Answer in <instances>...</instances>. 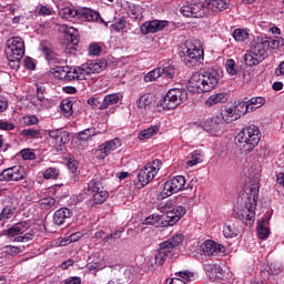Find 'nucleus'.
<instances>
[{"label":"nucleus","mask_w":284,"mask_h":284,"mask_svg":"<svg viewBox=\"0 0 284 284\" xmlns=\"http://www.w3.org/2000/svg\"><path fill=\"white\" fill-rule=\"evenodd\" d=\"M159 210H163L165 214L149 215L145 219V225H156V223H161L162 221L164 227H172L173 225H176V223H179L187 212V210L181 205L172 207V200H166L165 202L160 203Z\"/></svg>","instance_id":"1"},{"label":"nucleus","mask_w":284,"mask_h":284,"mask_svg":"<svg viewBox=\"0 0 284 284\" xmlns=\"http://www.w3.org/2000/svg\"><path fill=\"white\" fill-rule=\"evenodd\" d=\"M221 81V73L214 68L194 73L186 85L189 92H212Z\"/></svg>","instance_id":"2"},{"label":"nucleus","mask_w":284,"mask_h":284,"mask_svg":"<svg viewBox=\"0 0 284 284\" xmlns=\"http://www.w3.org/2000/svg\"><path fill=\"white\" fill-rule=\"evenodd\" d=\"M261 143V129L251 124L244 126L235 136V145L241 154H250Z\"/></svg>","instance_id":"3"},{"label":"nucleus","mask_w":284,"mask_h":284,"mask_svg":"<svg viewBox=\"0 0 284 284\" xmlns=\"http://www.w3.org/2000/svg\"><path fill=\"white\" fill-rule=\"evenodd\" d=\"M260 189L261 186H258V184L250 185V195L246 197L242 209H240L235 214V217L242 221L244 225H254V221L256 220V205L258 202Z\"/></svg>","instance_id":"4"},{"label":"nucleus","mask_w":284,"mask_h":284,"mask_svg":"<svg viewBox=\"0 0 284 284\" xmlns=\"http://www.w3.org/2000/svg\"><path fill=\"white\" fill-rule=\"evenodd\" d=\"M267 50H271L266 38L257 37L250 44V50L244 54V63L248 68L261 65L267 59Z\"/></svg>","instance_id":"5"},{"label":"nucleus","mask_w":284,"mask_h":284,"mask_svg":"<svg viewBox=\"0 0 284 284\" xmlns=\"http://www.w3.org/2000/svg\"><path fill=\"white\" fill-rule=\"evenodd\" d=\"M105 68H108V62L103 60L91 62L74 69L69 67L64 81H85L90 74H100Z\"/></svg>","instance_id":"6"},{"label":"nucleus","mask_w":284,"mask_h":284,"mask_svg":"<svg viewBox=\"0 0 284 284\" xmlns=\"http://www.w3.org/2000/svg\"><path fill=\"white\" fill-rule=\"evenodd\" d=\"M185 240V235L175 234L171 239L162 242L159 248L155 251L154 263L159 267L161 265H165V261L170 258V256H174L176 248L183 241Z\"/></svg>","instance_id":"7"},{"label":"nucleus","mask_w":284,"mask_h":284,"mask_svg":"<svg viewBox=\"0 0 284 284\" xmlns=\"http://www.w3.org/2000/svg\"><path fill=\"white\" fill-rule=\"evenodd\" d=\"M4 54L9 61L11 70H19L21 59H23V54H26V42L19 37L9 39L7 41Z\"/></svg>","instance_id":"8"},{"label":"nucleus","mask_w":284,"mask_h":284,"mask_svg":"<svg viewBox=\"0 0 284 284\" xmlns=\"http://www.w3.org/2000/svg\"><path fill=\"white\" fill-rule=\"evenodd\" d=\"M163 168V162L156 159L151 162H148L138 173L136 180L133 181L134 187L136 190H143L145 185L152 183L156 179V174Z\"/></svg>","instance_id":"9"},{"label":"nucleus","mask_w":284,"mask_h":284,"mask_svg":"<svg viewBox=\"0 0 284 284\" xmlns=\"http://www.w3.org/2000/svg\"><path fill=\"white\" fill-rule=\"evenodd\" d=\"M185 52L186 57L184 62L187 68H194V65L201 63L205 57L203 45H201V41L199 40H187L185 42Z\"/></svg>","instance_id":"10"},{"label":"nucleus","mask_w":284,"mask_h":284,"mask_svg":"<svg viewBox=\"0 0 284 284\" xmlns=\"http://www.w3.org/2000/svg\"><path fill=\"white\" fill-rule=\"evenodd\" d=\"M187 99V91L185 89H171L165 97L160 100V105L163 110H175Z\"/></svg>","instance_id":"11"},{"label":"nucleus","mask_w":284,"mask_h":284,"mask_svg":"<svg viewBox=\"0 0 284 284\" xmlns=\"http://www.w3.org/2000/svg\"><path fill=\"white\" fill-rule=\"evenodd\" d=\"M187 180H185V176L183 175H176L172 179H169L164 183L162 191L158 195V199H168L169 196H172V194H176L179 192H183V190H187V186H185Z\"/></svg>","instance_id":"12"},{"label":"nucleus","mask_w":284,"mask_h":284,"mask_svg":"<svg viewBox=\"0 0 284 284\" xmlns=\"http://www.w3.org/2000/svg\"><path fill=\"white\" fill-rule=\"evenodd\" d=\"M180 12L187 19H203V17L210 14L205 2L184 4L181 7Z\"/></svg>","instance_id":"13"},{"label":"nucleus","mask_w":284,"mask_h":284,"mask_svg":"<svg viewBox=\"0 0 284 284\" xmlns=\"http://www.w3.org/2000/svg\"><path fill=\"white\" fill-rule=\"evenodd\" d=\"M23 179H26V169L21 165H14L0 172V183L18 182Z\"/></svg>","instance_id":"14"},{"label":"nucleus","mask_w":284,"mask_h":284,"mask_svg":"<svg viewBox=\"0 0 284 284\" xmlns=\"http://www.w3.org/2000/svg\"><path fill=\"white\" fill-rule=\"evenodd\" d=\"M49 139L51 140L54 150L61 152L63 151V148H65V144L70 143V132L61 129L51 130L49 131Z\"/></svg>","instance_id":"15"},{"label":"nucleus","mask_w":284,"mask_h":284,"mask_svg":"<svg viewBox=\"0 0 284 284\" xmlns=\"http://www.w3.org/2000/svg\"><path fill=\"white\" fill-rule=\"evenodd\" d=\"M223 123H225L223 115H219L217 113L216 115L206 119L202 123V128L204 132L212 134V136H219V134H221V125H223Z\"/></svg>","instance_id":"16"},{"label":"nucleus","mask_w":284,"mask_h":284,"mask_svg":"<svg viewBox=\"0 0 284 284\" xmlns=\"http://www.w3.org/2000/svg\"><path fill=\"white\" fill-rule=\"evenodd\" d=\"M121 139L114 138L112 140H108L104 143L99 145V149L95 150L94 155L97 159H105L110 155V152H114V150H119L121 148Z\"/></svg>","instance_id":"17"},{"label":"nucleus","mask_w":284,"mask_h":284,"mask_svg":"<svg viewBox=\"0 0 284 284\" xmlns=\"http://www.w3.org/2000/svg\"><path fill=\"white\" fill-rule=\"evenodd\" d=\"M170 22L166 20H151L144 22L140 27V31L142 34H154L156 32H161L164 28H168Z\"/></svg>","instance_id":"18"},{"label":"nucleus","mask_w":284,"mask_h":284,"mask_svg":"<svg viewBox=\"0 0 284 284\" xmlns=\"http://www.w3.org/2000/svg\"><path fill=\"white\" fill-rule=\"evenodd\" d=\"M79 21H89V22H98V23H104V26H108V22L103 21V18H101V13L98 11H94L90 8H80L78 9V18Z\"/></svg>","instance_id":"19"},{"label":"nucleus","mask_w":284,"mask_h":284,"mask_svg":"<svg viewBox=\"0 0 284 284\" xmlns=\"http://www.w3.org/2000/svg\"><path fill=\"white\" fill-rule=\"evenodd\" d=\"M28 232V222H20L8 230L3 231V235L7 236V239H17V236H21Z\"/></svg>","instance_id":"20"},{"label":"nucleus","mask_w":284,"mask_h":284,"mask_svg":"<svg viewBox=\"0 0 284 284\" xmlns=\"http://www.w3.org/2000/svg\"><path fill=\"white\" fill-rule=\"evenodd\" d=\"M209 14L223 12L230 8V0H205Z\"/></svg>","instance_id":"21"},{"label":"nucleus","mask_w":284,"mask_h":284,"mask_svg":"<svg viewBox=\"0 0 284 284\" xmlns=\"http://www.w3.org/2000/svg\"><path fill=\"white\" fill-rule=\"evenodd\" d=\"M70 219H72V211L68 207H61L53 214L54 225H64Z\"/></svg>","instance_id":"22"},{"label":"nucleus","mask_w":284,"mask_h":284,"mask_svg":"<svg viewBox=\"0 0 284 284\" xmlns=\"http://www.w3.org/2000/svg\"><path fill=\"white\" fill-rule=\"evenodd\" d=\"M84 191L90 196H93L94 194H98L99 192H104L105 191V186H103V180L99 179V178L92 179L88 183L87 187H84Z\"/></svg>","instance_id":"23"},{"label":"nucleus","mask_w":284,"mask_h":284,"mask_svg":"<svg viewBox=\"0 0 284 284\" xmlns=\"http://www.w3.org/2000/svg\"><path fill=\"white\" fill-rule=\"evenodd\" d=\"M223 250H224L223 245L217 244L212 240H207L204 242L203 252L206 256H217V254H221Z\"/></svg>","instance_id":"24"},{"label":"nucleus","mask_w":284,"mask_h":284,"mask_svg":"<svg viewBox=\"0 0 284 284\" xmlns=\"http://www.w3.org/2000/svg\"><path fill=\"white\" fill-rule=\"evenodd\" d=\"M136 108L139 110H152L154 108V94L144 93L136 100Z\"/></svg>","instance_id":"25"},{"label":"nucleus","mask_w":284,"mask_h":284,"mask_svg":"<svg viewBox=\"0 0 284 284\" xmlns=\"http://www.w3.org/2000/svg\"><path fill=\"white\" fill-rule=\"evenodd\" d=\"M161 75L163 79H174L176 74H179V69L176 68V64L164 62L160 65Z\"/></svg>","instance_id":"26"},{"label":"nucleus","mask_w":284,"mask_h":284,"mask_svg":"<svg viewBox=\"0 0 284 284\" xmlns=\"http://www.w3.org/2000/svg\"><path fill=\"white\" fill-rule=\"evenodd\" d=\"M60 32L67 34L73 45H79V30L73 27H69L68 24H62L60 27Z\"/></svg>","instance_id":"27"},{"label":"nucleus","mask_w":284,"mask_h":284,"mask_svg":"<svg viewBox=\"0 0 284 284\" xmlns=\"http://www.w3.org/2000/svg\"><path fill=\"white\" fill-rule=\"evenodd\" d=\"M121 101L120 93H111L104 97L102 103L99 106V110H108L112 105H116Z\"/></svg>","instance_id":"28"},{"label":"nucleus","mask_w":284,"mask_h":284,"mask_svg":"<svg viewBox=\"0 0 284 284\" xmlns=\"http://www.w3.org/2000/svg\"><path fill=\"white\" fill-rule=\"evenodd\" d=\"M267 225H270L268 217H264L257 223V236L261 239V241H265V239H268L270 236V229Z\"/></svg>","instance_id":"29"},{"label":"nucleus","mask_w":284,"mask_h":284,"mask_svg":"<svg viewBox=\"0 0 284 284\" xmlns=\"http://www.w3.org/2000/svg\"><path fill=\"white\" fill-rule=\"evenodd\" d=\"M217 103H227V93H215V94H212L205 101V106L206 108H212V105H217Z\"/></svg>","instance_id":"30"},{"label":"nucleus","mask_w":284,"mask_h":284,"mask_svg":"<svg viewBox=\"0 0 284 284\" xmlns=\"http://www.w3.org/2000/svg\"><path fill=\"white\" fill-rule=\"evenodd\" d=\"M234 112L237 114V118L241 119V116H245L247 112H251L250 110V102L247 100H240L235 102Z\"/></svg>","instance_id":"31"},{"label":"nucleus","mask_w":284,"mask_h":284,"mask_svg":"<svg viewBox=\"0 0 284 284\" xmlns=\"http://www.w3.org/2000/svg\"><path fill=\"white\" fill-rule=\"evenodd\" d=\"M225 239H236L239 236V227L233 222H226L223 227Z\"/></svg>","instance_id":"32"},{"label":"nucleus","mask_w":284,"mask_h":284,"mask_svg":"<svg viewBox=\"0 0 284 284\" xmlns=\"http://www.w3.org/2000/svg\"><path fill=\"white\" fill-rule=\"evenodd\" d=\"M98 134H100V132L97 131V128H88L78 133V141H92V136H97Z\"/></svg>","instance_id":"33"},{"label":"nucleus","mask_w":284,"mask_h":284,"mask_svg":"<svg viewBox=\"0 0 284 284\" xmlns=\"http://www.w3.org/2000/svg\"><path fill=\"white\" fill-rule=\"evenodd\" d=\"M78 12H79V9L64 7L59 10V17H61V19H65L67 21H70L71 19L78 18Z\"/></svg>","instance_id":"34"},{"label":"nucleus","mask_w":284,"mask_h":284,"mask_svg":"<svg viewBox=\"0 0 284 284\" xmlns=\"http://www.w3.org/2000/svg\"><path fill=\"white\" fill-rule=\"evenodd\" d=\"M41 52L44 54L49 63H59V55L52 51V49L43 43H41Z\"/></svg>","instance_id":"35"},{"label":"nucleus","mask_w":284,"mask_h":284,"mask_svg":"<svg viewBox=\"0 0 284 284\" xmlns=\"http://www.w3.org/2000/svg\"><path fill=\"white\" fill-rule=\"evenodd\" d=\"M155 134H159V126L152 125L148 129H144L139 132L138 139L140 141H145L148 139H152V136H155Z\"/></svg>","instance_id":"36"},{"label":"nucleus","mask_w":284,"mask_h":284,"mask_svg":"<svg viewBox=\"0 0 284 284\" xmlns=\"http://www.w3.org/2000/svg\"><path fill=\"white\" fill-rule=\"evenodd\" d=\"M217 114H219V116H223L224 123H232L233 121H239L237 114L234 111V106L233 108H225L224 111H222Z\"/></svg>","instance_id":"37"},{"label":"nucleus","mask_w":284,"mask_h":284,"mask_svg":"<svg viewBox=\"0 0 284 284\" xmlns=\"http://www.w3.org/2000/svg\"><path fill=\"white\" fill-rule=\"evenodd\" d=\"M34 236H37V231L34 229H28L22 235L17 236L13 241L16 243H29V241H34Z\"/></svg>","instance_id":"38"},{"label":"nucleus","mask_w":284,"mask_h":284,"mask_svg":"<svg viewBox=\"0 0 284 284\" xmlns=\"http://www.w3.org/2000/svg\"><path fill=\"white\" fill-rule=\"evenodd\" d=\"M41 210H54L57 207V200L52 196L43 197L38 202Z\"/></svg>","instance_id":"39"},{"label":"nucleus","mask_w":284,"mask_h":284,"mask_svg":"<svg viewBox=\"0 0 284 284\" xmlns=\"http://www.w3.org/2000/svg\"><path fill=\"white\" fill-rule=\"evenodd\" d=\"M108 196H110L108 190L100 191L99 193L91 195V201L93 202V205H101L108 201Z\"/></svg>","instance_id":"40"},{"label":"nucleus","mask_w":284,"mask_h":284,"mask_svg":"<svg viewBox=\"0 0 284 284\" xmlns=\"http://www.w3.org/2000/svg\"><path fill=\"white\" fill-rule=\"evenodd\" d=\"M246 102L250 105L251 112H254V110H258V108H263V105H265V98L255 97L251 98L250 100H246Z\"/></svg>","instance_id":"41"},{"label":"nucleus","mask_w":284,"mask_h":284,"mask_svg":"<svg viewBox=\"0 0 284 284\" xmlns=\"http://www.w3.org/2000/svg\"><path fill=\"white\" fill-rule=\"evenodd\" d=\"M72 105H73L72 100H69V99L62 100L60 104V110L62 114H64L65 116H72L73 114Z\"/></svg>","instance_id":"42"},{"label":"nucleus","mask_w":284,"mask_h":284,"mask_svg":"<svg viewBox=\"0 0 284 284\" xmlns=\"http://www.w3.org/2000/svg\"><path fill=\"white\" fill-rule=\"evenodd\" d=\"M232 37L235 41L243 43V41H247L250 39V33L244 29H235Z\"/></svg>","instance_id":"43"},{"label":"nucleus","mask_w":284,"mask_h":284,"mask_svg":"<svg viewBox=\"0 0 284 284\" xmlns=\"http://www.w3.org/2000/svg\"><path fill=\"white\" fill-rule=\"evenodd\" d=\"M20 134L26 139H41V130L39 129H23Z\"/></svg>","instance_id":"44"},{"label":"nucleus","mask_w":284,"mask_h":284,"mask_svg":"<svg viewBox=\"0 0 284 284\" xmlns=\"http://www.w3.org/2000/svg\"><path fill=\"white\" fill-rule=\"evenodd\" d=\"M161 75V68L158 67L155 69H153L152 71H150L145 77H144V81L145 83H150L152 81H156V79H160Z\"/></svg>","instance_id":"45"},{"label":"nucleus","mask_w":284,"mask_h":284,"mask_svg":"<svg viewBox=\"0 0 284 284\" xmlns=\"http://www.w3.org/2000/svg\"><path fill=\"white\" fill-rule=\"evenodd\" d=\"M222 271L223 268H221V266L216 264H209L205 266V272L211 281L216 276L214 274H219V272H222Z\"/></svg>","instance_id":"46"},{"label":"nucleus","mask_w":284,"mask_h":284,"mask_svg":"<svg viewBox=\"0 0 284 284\" xmlns=\"http://www.w3.org/2000/svg\"><path fill=\"white\" fill-rule=\"evenodd\" d=\"M203 159L201 158V151H194L191 153V160L186 162V165L189 168H193V165H199V163H202Z\"/></svg>","instance_id":"47"},{"label":"nucleus","mask_w":284,"mask_h":284,"mask_svg":"<svg viewBox=\"0 0 284 284\" xmlns=\"http://www.w3.org/2000/svg\"><path fill=\"white\" fill-rule=\"evenodd\" d=\"M12 216H14V207L7 205L0 213V221H7L8 219H12Z\"/></svg>","instance_id":"48"},{"label":"nucleus","mask_w":284,"mask_h":284,"mask_svg":"<svg viewBox=\"0 0 284 284\" xmlns=\"http://www.w3.org/2000/svg\"><path fill=\"white\" fill-rule=\"evenodd\" d=\"M225 69L231 77H236V74H239V71L236 70V61H234V59L226 60Z\"/></svg>","instance_id":"49"},{"label":"nucleus","mask_w":284,"mask_h":284,"mask_svg":"<svg viewBox=\"0 0 284 284\" xmlns=\"http://www.w3.org/2000/svg\"><path fill=\"white\" fill-rule=\"evenodd\" d=\"M271 50H276V48H283L284 39L281 37L267 38Z\"/></svg>","instance_id":"50"},{"label":"nucleus","mask_w":284,"mask_h":284,"mask_svg":"<svg viewBox=\"0 0 284 284\" xmlns=\"http://www.w3.org/2000/svg\"><path fill=\"white\" fill-rule=\"evenodd\" d=\"M68 69L69 67H57L53 74L57 79H60V81H65L68 77Z\"/></svg>","instance_id":"51"},{"label":"nucleus","mask_w":284,"mask_h":284,"mask_svg":"<svg viewBox=\"0 0 284 284\" xmlns=\"http://www.w3.org/2000/svg\"><path fill=\"white\" fill-rule=\"evenodd\" d=\"M3 250L4 254H8V256H18V254H21V252H23L21 247L14 245H6Z\"/></svg>","instance_id":"52"},{"label":"nucleus","mask_w":284,"mask_h":284,"mask_svg":"<svg viewBox=\"0 0 284 284\" xmlns=\"http://www.w3.org/2000/svg\"><path fill=\"white\" fill-rule=\"evenodd\" d=\"M60 171L57 168H49L43 173V179L50 180V179H59Z\"/></svg>","instance_id":"53"},{"label":"nucleus","mask_w":284,"mask_h":284,"mask_svg":"<svg viewBox=\"0 0 284 284\" xmlns=\"http://www.w3.org/2000/svg\"><path fill=\"white\" fill-rule=\"evenodd\" d=\"M17 125L12 122H8V120H0V131L2 132H12Z\"/></svg>","instance_id":"54"},{"label":"nucleus","mask_w":284,"mask_h":284,"mask_svg":"<svg viewBox=\"0 0 284 284\" xmlns=\"http://www.w3.org/2000/svg\"><path fill=\"white\" fill-rule=\"evenodd\" d=\"M39 17H52L54 14V10L50 7L41 4L38 10Z\"/></svg>","instance_id":"55"},{"label":"nucleus","mask_w":284,"mask_h":284,"mask_svg":"<svg viewBox=\"0 0 284 284\" xmlns=\"http://www.w3.org/2000/svg\"><path fill=\"white\" fill-rule=\"evenodd\" d=\"M23 161H34L37 159V154L33 153L30 149H24L20 152Z\"/></svg>","instance_id":"56"},{"label":"nucleus","mask_w":284,"mask_h":284,"mask_svg":"<svg viewBox=\"0 0 284 284\" xmlns=\"http://www.w3.org/2000/svg\"><path fill=\"white\" fill-rule=\"evenodd\" d=\"M111 28H113V30L115 32H121V30H124L125 28V18H120L118 21H115Z\"/></svg>","instance_id":"57"},{"label":"nucleus","mask_w":284,"mask_h":284,"mask_svg":"<svg viewBox=\"0 0 284 284\" xmlns=\"http://www.w3.org/2000/svg\"><path fill=\"white\" fill-rule=\"evenodd\" d=\"M102 50L103 49L101 48V45L94 43L89 47V54H90V57H99V54H101Z\"/></svg>","instance_id":"58"},{"label":"nucleus","mask_w":284,"mask_h":284,"mask_svg":"<svg viewBox=\"0 0 284 284\" xmlns=\"http://www.w3.org/2000/svg\"><path fill=\"white\" fill-rule=\"evenodd\" d=\"M24 125H37L39 123V118L37 115H26L23 116Z\"/></svg>","instance_id":"59"},{"label":"nucleus","mask_w":284,"mask_h":284,"mask_svg":"<svg viewBox=\"0 0 284 284\" xmlns=\"http://www.w3.org/2000/svg\"><path fill=\"white\" fill-rule=\"evenodd\" d=\"M79 239H81V233L71 234L68 239L62 240L61 244L68 245L70 243H77V241H79Z\"/></svg>","instance_id":"60"},{"label":"nucleus","mask_w":284,"mask_h":284,"mask_svg":"<svg viewBox=\"0 0 284 284\" xmlns=\"http://www.w3.org/2000/svg\"><path fill=\"white\" fill-rule=\"evenodd\" d=\"M12 148L11 143H6V139L0 134V152H8Z\"/></svg>","instance_id":"61"},{"label":"nucleus","mask_w":284,"mask_h":284,"mask_svg":"<svg viewBox=\"0 0 284 284\" xmlns=\"http://www.w3.org/2000/svg\"><path fill=\"white\" fill-rule=\"evenodd\" d=\"M143 12H144V9H142L141 6H134L133 9L131 10V14H133L135 19L143 17Z\"/></svg>","instance_id":"62"},{"label":"nucleus","mask_w":284,"mask_h":284,"mask_svg":"<svg viewBox=\"0 0 284 284\" xmlns=\"http://www.w3.org/2000/svg\"><path fill=\"white\" fill-rule=\"evenodd\" d=\"M64 284H81V277L79 276L69 277L64 280Z\"/></svg>","instance_id":"63"},{"label":"nucleus","mask_w":284,"mask_h":284,"mask_svg":"<svg viewBox=\"0 0 284 284\" xmlns=\"http://www.w3.org/2000/svg\"><path fill=\"white\" fill-rule=\"evenodd\" d=\"M166 284H185V281L181 280V277H173L166 280Z\"/></svg>","instance_id":"64"}]
</instances>
